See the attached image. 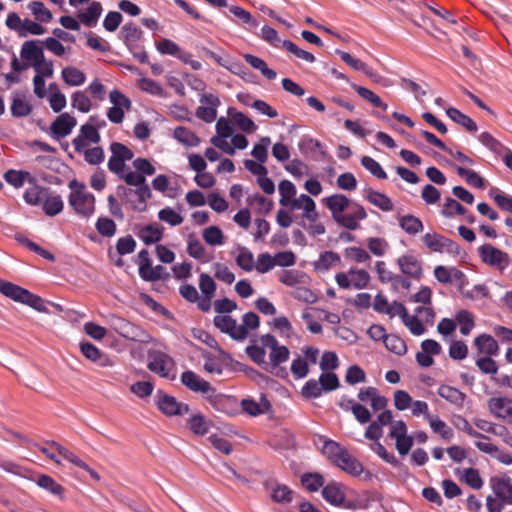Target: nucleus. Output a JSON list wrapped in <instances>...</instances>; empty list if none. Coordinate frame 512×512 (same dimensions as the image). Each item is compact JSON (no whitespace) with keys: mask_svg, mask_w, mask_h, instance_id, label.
I'll use <instances>...</instances> for the list:
<instances>
[{"mask_svg":"<svg viewBox=\"0 0 512 512\" xmlns=\"http://www.w3.org/2000/svg\"><path fill=\"white\" fill-rule=\"evenodd\" d=\"M158 218L161 221H164V222L170 224L171 226H177V225L182 224V222H183V217L179 213L175 212L170 207L161 209L158 212Z\"/></svg>","mask_w":512,"mask_h":512,"instance_id":"nucleus-60","label":"nucleus"},{"mask_svg":"<svg viewBox=\"0 0 512 512\" xmlns=\"http://www.w3.org/2000/svg\"><path fill=\"white\" fill-rule=\"evenodd\" d=\"M399 226L409 235H416L423 230L422 221L414 215L399 217Z\"/></svg>","mask_w":512,"mask_h":512,"instance_id":"nucleus-29","label":"nucleus"},{"mask_svg":"<svg viewBox=\"0 0 512 512\" xmlns=\"http://www.w3.org/2000/svg\"><path fill=\"white\" fill-rule=\"evenodd\" d=\"M246 353L250 357V359L258 365H264V369L272 373V370L269 369L268 362L265 361L266 351L263 347L258 345H250L246 347Z\"/></svg>","mask_w":512,"mask_h":512,"instance_id":"nucleus-44","label":"nucleus"},{"mask_svg":"<svg viewBox=\"0 0 512 512\" xmlns=\"http://www.w3.org/2000/svg\"><path fill=\"white\" fill-rule=\"evenodd\" d=\"M320 389L324 392L336 390L340 383L337 375L332 372H324L319 376Z\"/></svg>","mask_w":512,"mask_h":512,"instance_id":"nucleus-54","label":"nucleus"},{"mask_svg":"<svg viewBox=\"0 0 512 512\" xmlns=\"http://www.w3.org/2000/svg\"><path fill=\"white\" fill-rule=\"evenodd\" d=\"M474 344L477 347L479 353H483L488 356H496L499 353L498 343L491 335H479L475 338Z\"/></svg>","mask_w":512,"mask_h":512,"instance_id":"nucleus-21","label":"nucleus"},{"mask_svg":"<svg viewBox=\"0 0 512 512\" xmlns=\"http://www.w3.org/2000/svg\"><path fill=\"white\" fill-rule=\"evenodd\" d=\"M340 262V256L333 251H325L320 254L318 261L315 262V268L318 270H328L331 266Z\"/></svg>","mask_w":512,"mask_h":512,"instance_id":"nucleus-47","label":"nucleus"},{"mask_svg":"<svg viewBox=\"0 0 512 512\" xmlns=\"http://www.w3.org/2000/svg\"><path fill=\"white\" fill-rule=\"evenodd\" d=\"M467 212L466 208L461 205L458 201L451 197L445 198V202L441 209V214L446 218H452L454 215H465Z\"/></svg>","mask_w":512,"mask_h":512,"instance_id":"nucleus-39","label":"nucleus"},{"mask_svg":"<svg viewBox=\"0 0 512 512\" xmlns=\"http://www.w3.org/2000/svg\"><path fill=\"white\" fill-rule=\"evenodd\" d=\"M157 406L167 416L184 415L189 412V405L178 402L175 397L161 394L158 396Z\"/></svg>","mask_w":512,"mask_h":512,"instance_id":"nucleus-12","label":"nucleus"},{"mask_svg":"<svg viewBox=\"0 0 512 512\" xmlns=\"http://www.w3.org/2000/svg\"><path fill=\"white\" fill-rule=\"evenodd\" d=\"M293 491L284 484L276 483L272 487L271 498L276 503L288 504L292 502Z\"/></svg>","mask_w":512,"mask_h":512,"instance_id":"nucleus-38","label":"nucleus"},{"mask_svg":"<svg viewBox=\"0 0 512 512\" xmlns=\"http://www.w3.org/2000/svg\"><path fill=\"white\" fill-rule=\"evenodd\" d=\"M426 418L429 420L430 427L434 432L441 434L445 439H449L452 436L451 428H449L443 420L438 417L434 418L430 414H427Z\"/></svg>","mask_w":512,"mask_h":512,"instance_id":"nucleus-59","label":"nucleus"},{"mask_svg":"<svg viewBox=\"0 0 512 512\" xmlns=\"http://www.w3.org/2000/svg\"><path fill=\"white\" fill-rule=\"evenodd\" d=\"M488 408L496 418L506 420L512 424V399L506 397L490 398Z\"/></svg>","mask_w":512,"mask_h":512,"instance_id":"nucleus-14","label":"nucleus"},{"mask_svg":"<svg viewBox=\"0 0 512 512\" xmlns=\"http://www.w3.org/2000/svg\"><path fill=\"white\" fill-rule=\"evenodd\" d=\"M63 207L64 203L60 195L48 196L42 204L43 211L50 217L59 214Z\"/></svg>","mask_w":512,"mask_h":512,"instance_id":"nucleus-36","label":"nucleus"},{"mask_svg":"<svg viewBox=\"0 0 512 512\" xmlns=\"http://www.w3.org/2000/svg\"><path fill=\"white\" fill-rule=\"evenodd\" d=\"M283 48H285L287 51L295 55L297 58L302 59L306 62L313 63L315 62V56L303 49H300L298 46H296L292 41L290 40H284L282 42Z\"/></svg>","mask_w":512,"mask_h":512,"instance_id":"nucleus-55","label":"nucleus"},{"mask_svg":"<svg viewBox=\"0 0 512 512\" xmlns=\"http://www.w3.org/2000/svg\"><path fill=\"white\" fill-rule=\"evenodd\" d=\"M289 349L286 346L280 345L279 347L275 348L270 352L269 358L270 363L269 369L272 370V373H274V370L277 369V367L286 362L289 359Z\"/></svg>","mask_w":512,"mask_h":512,"instance_id":"nucleus-40","label":"nucleus"},{"mask_svg":"<svg viewBox=\"0 0 512 512\" xmlns=\"http://www.w3.org/2000/svg\"><path fill=\"white\" fill-rule=\"evenodd\" d=\"M490 484L495 496L503 503L512 504V481L508 475L494 476Z\"/></svg>","mask_w":512,"mask_h":512,"instance_id":"nucleus-13","label":"nucleus"},{"mask_svg":"<svg viewBox=\"0 0 512 512\" xmlns=\"http://www.w3.org/2000/svg\"><path fill=\"white\" fill-rule=\"evenodd\" d=\"M322 389H320L319 381L314 379L308 380L302 387L301 394L304 398L315 399L321 396Z\"/></svg>","mask_w":512,"mask_h":512,"instance_id":"nucleus-64","label":"nucleus"},{"mask_svg":"<svg viewBox=\"0 0 512 512\" xmlns=\"http://www.w3.org/2000/svg\"><path fill=\"white\" fill-rule=\"evenodd\" d=\"M174 137L177 141L188 147H196L200 144V138L186 127H177L174 130Z\"/></svg>","mask_w":512,"mask_h":512,"instance_id":"nucleus-30","label":"nucleus"},{"mask_svg":"<svg viewBox=\"0 0 512 512\" xmlns=\"http://www.w3.org/2000/svg\"><path fill=\"white\" fill-rule=\"evenodd\" d=\"M133 167L135 171L128 169L123 176H121V180L127 185H148L146 176H152L156 172V168L146 158H136L133 161Z\"/></svg>","mask_w":512,"mask_h":512,"instance_id":"nucleus-6","label":"nucleus"},{"mask_svg":"<svg viewBox=\"0 0 512 512\" xmlns=\"http://www.w3.org/2000/svg\"><path fill=\"white\" fill-rule=\"evenodd\" d=\"M302 485L310 492H316L324 485V477L319 473H304L301 476Z\"/></svg>","mask_w":512,"mask_h":512,"instance_id":"nucleus-46","label":"nucleus"},{"mask_svg":"<svg viewBox=\"0 0 512 512\" xmlns=\"http://www.w3.org/2000/svg\"><path fill=\"white\" fill-rule=\"evenodd\" d=\"M77 120L68 113H62L51 124L50 132L54 139L60 140L68 136L76 126Z\"/></svg>","mask_w":512,"mask_h":512,"instance_id":"nucleus-10","label":"nucleus"},{"mask_svg":"<svg viewBox=\"0 0 512 512\" xmlns=\"http://www.w3.org/2000/svg\"><path fill=\"white\" fill-rule=\"evenodd\" d=\"M245 61L252 66L254 69L259 70L264 77L268 80H274L277 76L276 72L273 69L268 68L267 64L261 58L254 56L252 54L244 55Z\"/></svg>","mask_w":512,"mask_h":512,"instance_id":"nucleus-31","label":"nucleus"},{"mask_svg":"<svg viewBox=\"0 0 512 512\" xmlns=\"http://www.w3.org/2000/svg\"><path fill=\"white\" fill-rule=\"evenodd\" d=\"M72 107L76 108L82 113H87L91 109V101L87 95L82 91H76L72 94L71 99Z\"/></svg>","mask_w":512,"mask_h":512,"instance_id":"nucleus-56","label":"nucleus"},{"mask_svg":"<svg viewBox=\"0 0 512 512\" xmlns=\"http://www.w3.org/2000/svg\"><path fill=\"white\" fill-rule=\"evenodd\" d=\"M438 395L452 405L456 406L458 409L463 408L465 399L467 397L465 393L449 385H441L438 388Z\"/></svg>","mask_w":512,"mask_h":512,"instance_id":"nucleus-20","label":"nucleus"},{"mask_svg":"<svg viewBox=\"0 0 512 512\" xmlns=\"http://www.w3.org/2000/svg\"><path fill=\"white\" fill-rule=\"evenodd\" d=\"M63 81L70 86H80L85 80V74L75 67H65L62 70Z\"/></svg>","mask_w":512,"mask_h":512,"instance_id":"nucleus-33","label":"nucleus"},{"mask_svg":"<svg viewBox=\"0 0 512 512\" xmlns=\"http://www.w3.org/2000/svg\"><path fill=\"white\" fill-rule=\"evenodd\" d=\"M135 189L128 188L124 185H118L116 188L117 195L121 201L130 206L135 211H145L147 200L152 197L149 185H132Z\"/></svg>","mask_w":512,"mask_h":512,"instance_id":"nucleus-3","label":"nucleus"},{"mask_svg":"<svg viewBox=\"0 0 512 512\" xmlns=\"http://www.w3.org/2000/svg\"><path fill=\"white\" fill-rule=\"evenodd\" d=\"M335 465L352 476H359L364 472L363 465L347 449L342 453Z\"/></svg>","mask_w":512,"mask_h":512,"instance_id":"nucleus-17","label":"nucleus"},{"mask_svg":"<svg viewBox=\"0 0 512 512\" xmlns=\"http://www.w3.org/2000/svg\"><path fill=\"white\" fill-rule=\"evenodd\" d=\"M481 260L490 266L498 268L500 271L506 269L510 264L509 255L492 246L491 244H484L478 248Z\"/></svg>","mask_w":512,"mask_h":512,"instance_id":"nucleus-7","label":"nucleus"},{"mask_svg":"<svg viewBox=\"0 0 512 512\" xmlns=\"http://www.w3.org/2000/svg\"><path fill=\"white\" fill-rule=\"evenodd\" d=\"M322 497L331 505L340 506L343 504L345 494L339 484L332 482L323 487Z\"/></svg>","mask_w":512,"mask_h":512,"instance_id":"nucleus-24","label":"nucleus"},{"mask_svg":"<svg viewBox=\"0 0 512 512\" xmlns=\"http://www.w3.org/2000/svg\"><path fill=\"white\" fill-rule=\"evenodd\" d=\"M346 451V448L341 446L338 442L333 440H326L324 442L322 453L327 457L333 464L337 462L339 457Z\"/></svg>","mask_w":512,"mask_h":512,"instance_id":"nucleus-37","label":"nucleus"},{"mask_svg":"<svg viewBox=\"0 0 512 512\" xmlns=\"http://www.w3.org/2000/svg\"><path fill=\"white\" fill-rule=\"evenodd\" d=\"M361 164L366 170H368L373 176L377 177L378 179L387 178L386 172L383 170L381 165L372 157L363 156L361 158Z\"/></svg>","mask_w":512,"mask_h":512,"instance_id":"nucleus-52","label":"nucleus"},{"mask_svg":"<svg viewBox=\"0 0 512 512\" xmlns=\"http://www.w3.org/2000/svg\"><path fill=\"white\" fill-rule=\"evenodd\" d=\"M352 212L341 217V226L348 230H356L360 227L359 221L367 218V213L363 206L357 203H352Z\"/></svg>","mask_w":512,"mask_h":512,"instance_id":"nucleus-19","label":"nucleus"},{"mask_svg":"<svg viewBox=\"0 0 512 512\" xmlns=\"http://www.w3.org/2000/svg\"><path fill=\"white\" fill-rule=\"evenodd\" d=\"M202 236L204 241L211 246L222 245L224 243L223 232L217 226L205 228Z\"/></svg>","mask_w":512,"mask_h":512,"instance_id":"nucleus-48","label":"nucleus"},{"mask_svg":"<svg viewBox=\"0 0 512 512\" xmlns=\"http://www.w3.org/2000/svg\"><path fill=\"white\" fill-rule=\"evenodd\" d=\"M325 205L331 211L333 220L341 225V217L346 215L343 212L351 205V202L343 194H333L325 198Z\"/></svg>","mask_w":512,"mask_h":512,"instance_id":"nucleus-15","label":"nucleus"},{"mask_svg":"<svg viewBox=\"0 0 512 512\" xmlns=\"http://www.w3.org/2000/svg\"><path fill=\"white\" fill-rule=\"evenodd\" d=\"M37 484L41 488L48 490L49 492H51L54 495H58V496L62 495V492H63L62 486L59 485L58 483H56L55 480L48 475L39 476V478L37 480Z\"/></svg>","mask_w":512,"mask_h":512,"instance_id":"nucleus-61","label":"nucleus"},{"mask_svg":"<svg viewBox=\"0 0 512 512\" xmlns=\"http://www.w3.org/2000/svg\"><path fill=\"white\" fill-rule=\"evenodd\" d=\"M20 54L25 60L33 61L34 63L43 62V49L34 40L24 42Z\"/></svg>","mask_w":512,"mask_h":512,"instance_id":"nucleus-25","label":"nucleus"},{"mask_svg":"<svg viewBox=\"0 0 512 512\" xmlns=\"http://www.w3.org/2000/svg\"><path fill=\"white\" fill-rule=\"evenodd\" d=\"M97 231L105 237H112L116 232L115 222L107 217H101L96 222Z\"/></svg>","mask_w":512,"mask_h":512,"instance_id":"nucleus-62","label":"nucleus"},{"mask_svg":"<svg viewBox=\"0 0 512 512\" xmlns=\"http://www.w3.org/2000/svg\"><path fill=\"white\" fill-rule=\"evenodd\" d=\"M457 174L463 177L465 181L476 188L483 189L485 186V180L475 171L466 169L464 167H457Z\"/></svg>","mask_w":512,"mask_h":512,"instance_id":"nucleus-45","label":"nucleus"},{"mask_svg":"<svg viewBox=\"0 0 512 512\" xmlns=\"http://www.w3.org/2000/svg\"><path fill=\"white\" fill-rule=\"evenodd\" d=\"M143 31L133 22L126 23L120 32V37L124 43L139 42L142 39Z\"/></svg>","mask_w":512,"mask_h":512,"instance_id":"nucleus-34","label":"nucleus"},{"mask_svg":"<svg viewBox=\"0 0 512 512\" xmlns=\"http://www.w3.org/2000/svg\"><path fill=\"white\" fill-rule=\"evenodd\" d=\"M278 190L280 193L279 203L281 206H287V202L296 195V187L289 180H282L279 183Z\"/></svg>","mask_w":512,"mask_h":512,"instance_id":"nucleus-53","label":"nucleus"},{"mask_svg":"<svg viewBox=\"0 0 512 512\" xmlns=\"http://www.w3.org/2000/svg\"><path fill=\"white\" fill-rule=\"evenodd\" d=\"M384 344L389 351L397 355H403L407 351L405 341L395 334H387L384 339Z\"/></svg>","mask_w":512,"mask_h":512,"instance_id":"nucleus-41","label":"nucleus"},{"mask_svg":"<svg viewBox=\"0 0 512 512\" xmlns=\"http://www.w3.org/2000/svg\"><path fill=\"white\" fill-rule=\"evenodd\" d=\"M181 383L193 392H199L202 394H214L215 389L211 384L202 379L193 371H184L181 374Z\"/></svg>","mask_w":512,"mask_h":512,"instance_id":"nucleus-11","label":"nucleus"},{"mask_svg":"<svg viewBox=\"0 0 512 512\" xmlns=\"http://www.w3.org/2000/svg\"><path fill=\"white\" fill-rule=\"evenodd\" d=\"M401 272L414 279H420L422 276L421 262L413 255H403L397 260Z\"/></svg>","mask_w":512,"mask_h":512,"instance_id":"nucleus-16","label":"nucleus"},{"mask_svg":"<svg viewBox=\"0 0 512 512\" xmlns=\"http://www.w3.org/2000/svg\"><path fill=\"white\" fill-rule=\"evenodd\" d=\"M213 323L217 329L228 334L233 340L243 341L248 336L245 327L239 326L237 321L229 315H217L214 317Z\"/></svg>","mask_w":512,"mask_h":512,"instance_id":"nucleus-8","label":"nucleus"},{"mask_svg":"<svg viewBox=\"0 0 512 512\" xmlns=\"http://www.w3.org/2000/svg\"><path fill=\"white\" fill-rule=\"evenodd\" d=\"M10 110L13 117L21 118L31 113L32 106L25 100L23 93L15 92L12 95Z\"/></svg>","mask_w":512,"mask_h":512,"instance_id":"nucleus-23","label":"nucleus"},{"mask_svg":"<svg viewBox=\"0 0 512 512\" xmlns=\"http://www.w3.org/2000/svg\"><path fill=\"white\" fill-rule=\"evenodd\" d=\"M351 87L358 93L360 97L372 103L375 107L382 108L383 110L387 109V104H385L379 96L373 93L368 88L356 85L354 83L351 84Z\"/></svg>","mask_w":512,"mask_h":512,"instance_id":"nucleus-42","label":"nucleus"},{"mask_svg":"<svg viewBox=\"0 0 512 512\" xmlns=\"http://www.w3.org/2000/svg\"><path fill=\"white\" fill-rule=\"evenodd\" d=\"M101 13V4L99 2H92L87 8L86 12L79 15V19L84 25L93 27L96 25Z\"/></svg>","mask_w":512,"mask_h":512,"instance_id":"nucleus-32","label":"nucleus"},{"mask_svg":"<svg viewBox=\"0 0 512 512\" xmlns=\"http://www.w3.org/2000/svg\"><path fill=\"white\" fill-rule=\"evenodd\" d=\"M349 274L352 276V279H351L352 285L356 289H362L368 285L369 280H370V275L367 271L362 270V269L351 268L349 270Z\"/></svg>","mask_w":512,"mask_h":512,"instance_id":"nucleus-58","label":"nucleus"},{"mask_svg":"<svg viewBox=\"0 0 512 512\" xmlns=\"http://www.w3.org/2000/svg\"><path fill=\"white\" fill-rule=\"evenodd\" d=\"M4 179L7 183L14 186L15 188H19L23 186L25 180L27 179L29 182H34V178L30 175L29 172L25 171H17L10 169L4 174Z\"/></svg>","mask_w":512,"mask_h":512,"instance_id":"nucleus-35","label":"nucleus"},{"mask_svg":"<svg viewBox=\"0 0 512 512\" xmlns=\"http://www.w3.org/2000/svg\"><path fill=\"white\" fill-rule=\"evenodd\" d=\"M162 227L158 224H148L140 229L138 237L146 244L156 243L162 238Z\"/></svg>","mask_w":512,"mask_h":512,"instance_id":"nucleus-27","label":"nucleus"},{"mask_svg":"<svg viewBox=\"0 0 512 512\" xmlns=\"http://www.w3.org/2000/svg\"><path fill=\"white\" fill-rule=\"evenodd\" d=\"M29 9L37 20L43 23H49L52 20V13L41 1H33L29 4Z\"/></svg>","mask_w":512,"mask_h":512,"instance_id":"nucleus-49","label":"nucleus"},{"mask_svg":"<svg viewBox=\"0 0 512 512\" xmlns=\"http://www.w3.org/2000/svg\"><path fill=\"white\" fill-rule=\"evenodd\" d=\"M260 403L253 399H243L241 401V407L244 412L251 416H257L270 410L271 404L267 400L265 395H261Z\"/></svg>","mask_w":512,"mask_h":512,"instance_id":"nucleus-22","label":"nucleus"},{"mask_svg":"<svg viewBox=\"0 0 512 512\" xmlns=\"http://www.w3.org/2000/svg\"><path fill=\"white\" fill-rule=\"evenodd\" d=\"M148 369L161 377H167L169 369L173 366V359L166 353L150 350L148 351Z\"/></svg>","mask_w":512,"mask_h":512,"instance_id":"nucleus-9","label":"nucleus"},{"mask_svg":"<svg viewBox=\"0 0 512 512\" xmlns=\"http://www.w3.org/2000/svg\"><path fill=\"white\" fill-rule=\"evenodd\" d=\"M110 151L111 156L107 163L108 169L121 179V176L128 170L126 162L133 159L134 153L126 145L119 142H112Z\"/></svg>","mask_w":512,"mask_h":512,"instance_id":"nucleus-5","label":"nucleus"},{"mask_svg":"<svg viewBox=\"0 0 512 512\" xmlns=\"http://www.w3.org/2000/svg\"><path fill=\"white\" fill-rule=\"evenodd\" d=\"M489 195L493 198L495 203L504 211L512 213V197L499 192L497 189H492Z\"/></svg>","mask_w":512,"mask_h":512,"instance_id":"nucleus-63","label":"nucleus"},{"mask_svg":"<svg viewBox=\"0 0 512 512\" xmlns=\"http://www.w3.org/2000/svg\"><path fill=\"white\" fill-rule=\"evenodd\" d=\"M456 321L460 325V333L465 336L471 332L475 325L473 315L467 310L457 312Z\"/></svg>","mask_w":512,"mask_h":512,"instance_id":"nucleus-50","label":"nucleus"},{"mask_svg":"<svg viewBox=\"0 0 512 512\" xmlns=\"http://www.w3.org/2000/svg\"><path fill=\"white\" fill-rule=\"evenodd\" d=\"M109 322L111 328L125 339L142 344H148L153 340L148 331L120 316L112 315Z\"/></svg>","mask_w":512,"mask_h":512,"instance_id":"nucleus-4","label":"nucleus"},{"mask_svg":"<svg viewBox=\"0 0 512 512\" xmlns=\"http://www.w3.org/2000/svg\"><path fill=\"white\" fill-rule=\"evenodd\" d=\"M445 236L438 233H426L422 236L424 245L432 252L443 253Z\"/></svg>","mask_w":512,"mask_h":512,"instance_id":"nucleus-43","label":"nucleus"},{"mask_svg":"<svg viewBox=\"0 0 512 512\" xmlns=\"http://www.w3.org/2000/svg\"><path fill=\"white\" fill-rule=\"evenodd\" d=\"M299 150L303 154L312 153L316 150H320V155L322 158H325L326 152L322 149V144L317 139H313L311 137H303L299 144H298Z\"/></svg>","mask_w":512,"mask_h":512,"instance_id":"nucleus-51","label":"nucleus"},{"mask_svg":"<svg viewBox=\"0 0 512 512\" xmlns=\"http://www.w3.org/2000/svg\"><path fill=\"white\" fill-rule=\"evenodd\" d=\"M366 198L371 204L378 207L382 211L388 212V211H392L394 208V205H393V202L391 201V199L387 195H385L381 192L374 191L372 189H368Z\"/></svg>","mask_w":512,"mask_h":512,"instance_id":"nucleus-28","label":"nucleus"},{"mask_svg":"<svg viewBox=\"0 0 512 512\" xmlns=\"http://www.w3.org/2000/svg\"><path fill=\"white\" fill-rule=\"evenodd\" d=\"M190 430L196 435H205L208 432V424L201 414L192 415L188 420Z\"/></svg>","mask_w":512,"mask_h":512,"instance_id":"nucleus-57","label":"nucleus"},{"mask_svg":"<svg viewBox=\"0 0 512 512\" xmlns=\"http://www.w3.org/2000/svg\"><path fill=\"white\" fill-rule=\"evenodd\" d=\"M0 292L5 297L15 302L28 305L38 312L49 313L44 299L19 285L0 279Z\"/></svg>","mask_w":512,"mask_h":512,"instance_id":"nucleus-1","label":"nucleus"},{"mask_svg":"<svg viewBox=\"0 0 512 512\" xmlns=\"http://www.w3.org/2000/svg\"><path fill=\"white\" fill-rule=\"evenodd\" d=\"M80 350L87 359L97 363L101 367L112 365L109 357L90 342L80 343Z\"/></svg>","mask_w":512,"mask_h":512,"instance_id":"nucleus-18","label":"nucleus"},{"mask_svg":"<svg viewBox=\"0 0 512 512\" xmlns=\"http://www.w3.org/2000/svg\"><path fill=\"white\" fill-rule=\"evenodd\" d=\"M71 193L69 195V204L74 211L85 218L90 217L95 211V197L93 194L85 191V185L73 179L69 182Z\"/></svg>","mask_w":512,"mask_h":512,"instance_id":"nucleus-2","label":"nucleus"},{"mask_svg":"<svg viewBox=\"0 0 512 512\" xmlns=\"http://www.w3.org/2000/svg\"><path fill=\"white\" fill-rule=\"evenodd\" d=\"M446 114L452 121L461 125L467 131L472 133L477 131L476 123L469 116L462 113L460 110L454 107H450L446 110Z\"/></svg>","mask_w":512,"mask_h":512,"instance_id":"nucleus-26","label":"nucleus"}]
</instances>
